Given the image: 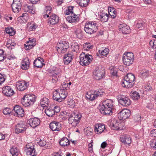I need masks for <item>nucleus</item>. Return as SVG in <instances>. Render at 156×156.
I'll list each match as a JSON object with an SVG mask.
<instances>
[{"label": "nucleus", "instance_id": "obj_30", "mask_svg": "<svg viewBox=\"0 0 156 156\" xmlns=\"http://www.w3.org/2000/svg\"><path fill=\"white\" fill-rule=\"evenodd\" d=\"M37 27V24L33 22H29L27 24V29L30 31L35 30Z\"/></svg>", "mask_w": 156, "mask_h": 156}, {"label": "nucleus", "instance_id": "obj_28", "mask_svg": "<svg viewBox=\"0 0 156 156\" xmlns=\"http://www.w3.org/2000/svg\"><path fill=\"white\" fill-rule=\"evenodd\" d=\"M45 112L49 117H52L55 115L54 109L52 107L46 108L45 110Z\"/></svg>", "mask_w": 156, "mask_h": 156}, {"label": "nucleus", "instance_id": "obj_60", "mask_svg": "<svg viewBox=\"0 0 156 156\" xmlns=\"http://www.w3.org/2000/svg\"><path fill=\"white\" fill-rule=\"evenodd\" d=\"M5 80V79L3 75L0 73V85L2 84Z\"/></svg>", "mask_w": 156, "mask_h": 156}, {"label": "nucleus", "instance_id": "obj_38", "mask_svg": "<svg viewBox=\"0 0 156 156\" xmlns=\"http://www.w3.org/2000/svg\"><path fill=\"white\" fill-rule=\"evenodd\" d=\"M130 96L133 100H137L140 98V95L136 91H133L130 93Z\"/></svg>", "mask_w": 156, "mask_h": 156}, {"label": "nucleus", "instance_id": "obj_40", "mask_svg": "<svg viewBox=\"0 0 156 156\" xmlns=\"http://www.w3.org/2000/svg\"><path fill=\"white\" fill-rule=\"evenodd\" d=\"M21 6L16 5V4H12V7L13 11L15 13H18L21 9Z\"/></svg>", "mask_w": 156, "mask_h": 156}, {"label": "nucleus", "instance_id": "obj_9", "mask_svg": "<svg viewBox=\"0 0 156 156\" xmlns=\"http://www.w3.org/2000/svg\"><path fill=\"white\" fill-rule=\"evenodd\" d=\"M105 71L101 67H96L93 72V74L95 79L99 80L102 79L105 76Z\"/></svg>", "mask_w": 156, "mask_h": 156}, {"label": "nucleus", "instance_id": "obj_16", "mask_svg": "<svg viewBox=\"0 0 156 156\" xmlns=\"http://www.w3.org/2000/svg\"><path fill=\"white\" fill-rule=\"evenodd\" d=\"M44 62V60L42 58L39 57L36 59L33 63L34 68H41L43 65H45Z\"/></svg>", "mask_w": 156, "mask_h": 156}, {"label": "nucleus", "instance_id": "obj_51", "mask_svg": "<svg viewBox=\"0 0 156 156\" xmlns=\"http://www.w3.org/2000/svg\"><path fill=\"white\" fill-rule=\"evenodd\" d=\"M60 95V98L61 99V102L67 96V93H65L64 94L61 93L59 94Z\"/></svg>", "mask_w": 156, "mask_h": 156}, {"label": "nucleus", "instance_id": "obj_18", "mask_svg": "<svg viewBox=\"0 0 156 156\" xmlns=\"http://www.w3.org/2000/svg\"><path fill=\"white\" fill-rule=\"evenodd\" d=\"M73 55L72 52H69L64 55L63 61L65 65H68L71 62L73 59Z\"/></svg>", "mask_w": 156, "mask_h": 156}, {"label": "nucleus", "instance_id": "obj_4", "mask_svg": "<svg viewBox=\"0 0 156 156\" xmlns=\"http://www.w3.org/2000/svg\"><path fill=\"white\" fill-rule=\"evenodd\" d=\"M98 27L97 24L95 22L90 21L86 23L84 29L86 33L91 34L97 31Z\"/></svg>", "mask_w": 156, "mask_h": 156}, {"label": "nucleus", "instance_id": "obj_48", "mask_svg": "<svg viewBox=\"0 0 156 156\" xmlns=\"http://www.w3.org/2000/svg\"><path fill=\"white\" fill-rule=\"evenodd\" d=\"M120 122V121L118 122L116 121H115L113 122L112 127L113 129L117 130Z\"/></svg>", "mask_w": 156, "mask_h": 156}, {"label": "nucleus", "instance_id": "obj_37", "mask_svg": "<svg viewBox=\"0 0 156 156\" xmlns=\"http://www.w3.org/2000/svg\"><path fill=\"white\" fill-rule=\"evenodd\" d=\"M71 49L72 51L78 52L80 49V45L76 42H75L71 46Z\"/></svg>", "mask_w": 156, "mask_h": 156}, {"label": "nucleus", "instance_id": "obj_2", "mask_svg": "<svg viewBox=\"0 0 156 156\" xmlns=\"http://www.w3.org/2000/svg\"><path fill=\"white\" fill-rule=\"evenodd\" d=\"M68 117L69 123L73 127H76L79 123L81 118L80 114H75L74 112L67 114Z\"/></svg>", "mask_w": 156, "mask_h": 156}, {"label": "nucleus", "instance_id": "obj_13", "mask_svg": "<svg viewBox=\"0 0 156 156\" xmlns=\"http://www.w3.org/2000/svg\"><path fill=\"white\" fill-rule=\"evenodd\" d=\"M27 129V126L23 122L18 123L16 125L15 129V132L16 133L19 134L25 131Z\"/></svg>", "mask_w": 156, "mask_h": 156}, {"label": "nucleus", "instance_id": "obj_34", "mask_svg": "<svg viewBox=\"0 0 156 156\" xmlns=\"http://www.w3.org/2000/svg\"><path fill=\"white\" fill-rule=\"evenodd\" d=\"M10 152L12 156H18L20 154L19 150L15 147H12L10 150Z\"/></svg>", "mask_w": 156, "mask_h": 156}, {"label": "nucleus", "instance_id": "obj_22", "mask_svg": "<svg viewBox=\"0 0 156 156\" xmlns=\"http://www.w3.org/2000/svg\"><path fill=\"white\" fill-rule=\"evenodd\" d=\"M3 93L6 96H11L14 94V91L12 90L11 87L9 86H6L2 89Z\"/></svg>", "mask_w": 156, "mask_h": 156}, {"label": "nucleus", "instance_id": "obj_6", "mask_svg": "<svg viewBox=\"0 0 156 156\" xmlns=\"http://www.w3.org/2000/svg\"><path fill=\"white\" fill-rule=\"evenodd\" d=\"M134 55L131 52L124 53L122 59L123 62L125 65L129 66L132 64L134 62Z\"/></svg>", "mask_w": 156, "mask_h": 156}, {"label": "nucleus", "instance_id": "obj_53", "mask_svg": "<svg viewBox=\"0 0 156 156\" xmlns=\"http://www.w3.org/2000/svg\"><path fill=\"white\" fill-rule=\"evenodd\" d=\"M150 145L151 147L156 149V138L151 141Z\"/></svg>", "mask_w": 156, "mask_h": 156}, {"label": "nucleus", "instance_id": "obj_5", "mask_svg": "<svg viewBox=\"0 0 156 156\" xmlns=\"http://www.w3.org/2000/svg\"><path fill=\"white\" fill-rule=\"evenodd\" d=\"M36 96L33 94H28L24 96L21 100V103L25 106L32 105L36 101Z\"/></svg>", "mask_w": 156, "mask_h": 156}, {"label": "nucleus", "instance_id": "obj_46", "mask_svg": "<svg viewBox=\"0 0 156 156\" xmlns=\"http://www.w3.org/2000/svg\"><path fill=\"white\" fill-rule=\"evenodd\" d=\"M58 73L53 74L52 76V82L53 83H56L58 80Z\"/></svg>", "mask_w": 156, "mask_h": 156}, {"label": "nucleus", "instance_id": "obj_3", "mask_svg": "<svg viewBox=\"0 0 156 156\" xmlns=\"http://www.w3.org/2000/svg\"><path fill=\"white\" fill-rule=\"evenodd\" d=\"M134 81V76L131 73H129L122 81V85L123 87L130 88L133 86Z\"/></svg>", "mask_w": 156, "mask_h": 156}, {"label": "nucleus", "instance_id": "obj_36", "mask_svg": "<svg viewBox=\"0 0 156 156\" xmlns=\"http://www.w3.org/2000/svg\"><path fill=\"white\" fill-rule=\"evenodd\" d=\"M109 15L106 13H102L100 15L101 20L102 22H107L108 19Z\"/></svg>", "mask_w": 156, "mask_h": 156}, {"label": "nucleus", "instance_id": "obj_61", "mask_svg": "<svg viewBox=\"0 0 156 156\" xmlns=\"http://www.w3.org/2000/svg\"><path fill=\"white\" fill-rule=\"evenodd\" d=\"M124 126L123 123L120 122L117 130H122L123 129V127Z\"/></svg>", "mask_w": 156, "mask_h": 156}, {"label": "nucleus", "instance_id": "obj_24", "mask_svg": "<svg viewBox=\"0 0 156 156\" xmlns=\"http://www.w3.org/2000/svg\"><path fill=\"white\" fill-rule=\"evenodd\" d=\"M59 20V18L58 16L55 14H52L50 16L48 23H50V24L51 25H53L58 23Z\"/></svg>", "mask_w": 156, "mask_h": 156}, {"label": "nucleus", "instance_id": "obj_27", "mask_svg": "<svg viewBox=\"0 0 156 156\" xmlns=\"http://www.w3.org/2000/svg\"><path fill=\"white\" fill-rule=\"evenodd\" d=\"M52 7L51 6H47L45 7L43 15L44 18L49 17L51 12Z\"/></svg>", "mask_w": 156, "mask_h": 156}, {"label": "nucleus", "instance_id": "obj_55", "mask_svg": "<svg viewBox=\"0 0 156 156\" xmlns=\"http://www.w3.org/2000/svg\"><path fill=\"white\" fill-rule=\"evenodd\" d=\"M16 4L22 6V5L20 0H13V2L12 4Z\"/></svg>", "mask_w": 156, "mask_h": 156}, {"label": "nucleus", "instance_id": "obj_31", "mask_svg": "<svg viewBox=\"0 0 156 156\" xmlns=\"http://www.w3.org/2000/svg\"><path fill=\"white\" fill-rule=\"evenodd\" d=\"M59 144L61 146L65 147L69 145L70 144V142L67 138L64 137L60 141Z\"/></svg>", "mask_w": 156, "mask_h": 156}, {"label": "nucleus", "instance_id": "obj_32", "mask_svg": "<svg viewBox=\"0 0 156 156\" xmlns=\"http://www.w3.org/2000/svg\"><path fill=\"white\" fill-rule=\"evenodd\" d=\"M68 84H66L64 83L63 84H62V87H60V89H58L59 90V91L58 92L59 94H61V93L64 94L65 93H67L66 91L67 90V88H69Z\"/></svg>", "mask_w": 156, "mask_h": 156}, {"label": "nucleus", "instance_id": "obj_20", "mask_svg": "<svg viewBox=\"0 0 156 156\" xmlns=\"http://www.w3.org/2000/svg\"><path fill=\"white\" fill-rule=\"evenodd\" d=\"M119 30L123 34H129L130 31L129 27L125 24H120L119 26Z\"/></svg>", "mask_w": 156, "mask_h": 156}, {"label": "nucleus", "instance_id": "obj_62", "mask_svg": "<svg viewBox=\"0 0 156 156\" xmlns=\"http://www.w3.org/2000/svg\"><path fill=\"white\" fill-rule=\"evenodd\" d=\"M151 136L156 137V129H153L150 132V134Z\"/></svg>", "mask_w": 156, "mask_h": 156}, {"label": "nucleus", "instance_id": "obj_41", "mask_svg": "<svg viewBox=\"0 0 156 156\" xmlns=\"http://www.w3.org/2000/svg\"><path fill=\"white\" fill-rule=\"evenodd\" d=\"M94 92L95 94V95L96 96V98L101 96L104 93L103 90L100 89L96 90Z\"/></svg>", "mask_w": 156, "mask_h": 156}, {"label": "nucleus", "instance_id": "obj_1", "mask_svg": "<svg viewBox=\"0 0 156 156\" xmlns=\"http://www.w3.org/2000/svg\"><path fill=\"white\" fill-rule=\"evenodd\" d=\"M101 108L100 109L101 113L105 115L112 114V110L114 108V102L111 99H107L104 101Z\"/></svg>", "mask_w": 156, "mask_h": 156}, {"label": "nucleus", "instance_id": "obj_25", "mask_svg": "<svg viewBox=\"0 0 156 156\" xmlns=\"http://www.w3.org/2000/svg\"><path fill=\"white\" fill-rule=\"evenodd\" d=\"M119 103L123 106H126L130 105L131 102L128 98L125 97L120 98L119 100Z\"/></svg>", "mask_w": 156, "mask_h": 156}, {"label": "nucleus", "instance_id": "obj_42", "mask_svg": "<svg viewBox=\"0 0 156 156\" xmlns=\"http://www.w3.org/2000/svg\"><path fill=\"white\" fill-rule=\"evenodd\" d=\"M79 5L82 7L87 6L90 0H80Z\"/></svg>", "mask_w": 156, "mask_h": 156}, {"label": "nucleus", "instance_id": "obj_43", "mask_svg": "<svg viewBox=\"0 0 156 156\" xmlns=\"http://www.w3.org/2000/svg\"><path fill=\"white\" fill-rule=\"evenodd\" d=\"M74 7L72 6H69L67 8L65 11L64 13L66 15H69L70 14L73 13V9Z\"/></svg>", "mask_w": 156, "mask_h": 156}, {"label": "nucleus", "instance_id": "obj_8", "mask_svg": "<svg viewBox=\"0 0 156 156\" xmlns=\"http://www.w3.org/2000/svg\"><path fill=\"white\" fill-rule=\"evenodd\" d=\"M69 47L68 42L66 41H60L57 44V50L58 52L61 54L65 53Z\"/></svg>", "mask_w": 156, "mask_h": 156}, {"label": "nucleus", "instance_id": "obj_35", "mask_svg": "<svg viewBox=\"0 0 156 156\" xmlns=\"http://www.w3.org/2000/svg\"><path fill=\"white\" fill-rule=\"evenodd\" d=\"M49 103V100L46 98L41 99L40 102L41 105L43 107L48 106Z\"/></svg>", "mask_w": 156, "mask_h": 156}, {"label": "nucleus", "instance_id": "obj_50", "mask_svg": "<svg viewBox=\"0 0 156 156\" xmlns=\"http://www.w3.org/2000/svg\"><path fill=\"white\" fill-rule=\"evenodd\" d=\"M12 110L9 108H6L3 110V113L5 115L9 114L11 112Z\"/></svg>", "mask_w": 156, "mask_h": 156}, {"label": "nucleus", "instance_id": "obj_17", "mask_svg": "<svg viewBox=\"0 0 156 156\" xmlns=\"http://www.w3.org/2000/svg\"><path fill=\"white\" fill-rule=\"evenodd\" d=\"M120 141L125 144L129 145L132 142L131 138L128 135H123L120 137Z\"/></svg>", "mask_w": 156, "mask_h": 156}, {"label": "nucleus", "instance_id": "obj_19", "mask_svg": "<svg viewBox=\"0 0 156 156\" xmlns=\"http://www.w3.org/2000/svg\"><path fill=\"white\" fill-rule=\"evenodd\" d=\"M66 19L69 23H76L79 21L80 18L78 15L73 13L67 17Z\"/></svg>", "mask_w": 156, "mask_h": 156}, {"label": "nucleus", "instance_id": "obj_39", "mask_svg": "<svg viewBox=\"0 0 156 156\" xmlns=\"http://www.w3.org/2000/svg\"><path fill=\"white\" fill-rule=\"evenodd\" d=\"M95 95L94 92L93 94H92L91 92H87L86 95V97L90 101L94 100L96 98V96Z\"/></svg>", "mask_w": 156, "mask_h": 156}, {"label": "nucleus", "instance_id": "obj_12", "mask_svg": "<svg viewBox=\"0 0 156 156\" xmlns=\"http://www.w3.org/2000/svg\"><path fill=\"white\" fill-rule=\"evenodd\" d=\"M13 110L15 112L14 115L18 117H23L24 116V112L23 109L19 105L14 106Z\"/></svg>", "mask_w": 156, "mask_h": 156}, {"label": "nucleus", "instance_id": "obj_47", "mask_svg": "<svg viewBox=\"0 0 156 156\" xmlns=\"http://www.w3.org/2000/svg\"><path fill=\"white\" fill-rule=\"evenodd\" d=\"M149 44L152 48L156 49V40H152L149 42Z\"/></svg>", "mask_w": 156, "mask_h": 156}, {"label": "nucleus", "instance_id": "obj_7", "mask_svg": "<svg viewBox=\"0 0 156 156\" xmlns=\"http://www.w3.org/2000/svg\"><path fill=\"white\" fill-rule=\"evenodd\" d=\"M80 63L82 66L88 65L92 60V56L91 55L85 54V53L82 52L80 55Z\"/></svg>", "mask_w": 156, "mask_h": 156}, {"label": "nucleus", "instance_id": "obj_29", "mask_svg": "<svg viewBox=\"0 0 156 156\" xmlns=\"http://www.w3.org/2000/svg\"><path fill=\"white\" fill-rule=\"evenodd\" d=\"M58 91L59 90L56 89L53 92V99L57 101L61 102V99L60 98V95Z\"/></svg>", "mask_w": 156, "mask_h": 156}, {"label": "nucleus", "instance_id": "obj_26", "mask_svg": "<svg viewBox=\"0 0 156 156\" xmlns=\"http://www.w3.org/2000/svg\"><path fill=\"white\" fill-rule=\"evenodd\" d=\"M21 68L23 70H26L29 68L30 62L28 58L23 60L21 62Z\"/></svg>", "mask_w": 156, "mask_h": 156}, {"label": "nucleus", "instance_id": "obj_33", "mask_svg": "<svg viewBox=\"0 0 156 156\" xmlns=\"http://www.w3.org/2000/svg\"><path fill=\"white\" fill-rule=\"evenodd\" d=\"M109 52V49L107 48H101L98 51V52L101 55H106Z\"/></svg>", "mask_w": 156, "mask_h": 156}, {"label": "nucleus", "instance_id": "obj_54", "mask_svg": "<svg viewBox=\"0 0 156 156\" xmlns=\"http://www.w3.org/2000/svg\"><path fill=\"white\" fill-rule=\"evenodd\" d=\"M141 77L142 78H145L148 75V72L147 71H145L141 73Z\"/></svg>", "mask_w": 156, "mask_h": 156}, {"label": "nucleus", "instance_id": "obj_21", "mask_svg": "<svg viewBox=\"0 0 156 156\" xmlns=\"http://www.w3.org/2000/svg\"><path fill=\"white\" fill-rule=\"evenodd\" d=\"M16 86L17 89L23 91L26 89L27 87V82L24 81H21L17 82Z\"/></svg>", "mask_w": 156, "mask_h": 156}, {"label": "nucleus", "instance_id": "obj_23", "mask_svg": "<svg viewBox=\"0 0 156 156\" xmlns=\"http://www.w3.org/2000/svg\"><path fill=\"white\" fill-rule=\"evenodd\" d=\"M105 128L104 125L101 124L96 125L94 130L97 134H100L104 132Z\"/></svg>", "mask_w": 156, "mask_h": 156}, {"label": "nucleus", "instance_id": "obj_52", "mask_svg": "<svg viewBox=\"0 0 156 156\" xmlns=\"http://www.w3.org/2000/svg\"><path fill=\"white\" fill-rule=\"evenodd\" d=\"M39 142L38 143L39 145L41 147L44 146L46 144V141L43 140L39 139L38 140Z\"/></svg>", "mask_w": 156, "mask_h": 156}, {"label": "nucleus", "instance_id": "obj_10", "mask_svg": "<svg viewBox=\"0 0 156 156\" xmlns=\"http://www.w3.org/2000/svg\"><path fill=\"white\" fill-rule=\"evenodd\" d=\"M24 151L27 155L36 156L37 155V153L34 148V146L31 143H28L26 145Z\"/></svg>", "mask_w": 156, "mask_h": 156}, {"label": "nucleus", "instance_id": "obj_15", "mask_svg": "<svg viewBox=\"0 0 156 156\" xmlns=\"http://www.w3.org/2000/svg\"><path fill=\"white\" fill-rule=\"evenodd\" d=\"M28 122L30 125L33 128H35L38 126L40 123V120L37 117H34L29 119Z\"/></svg>", "mask_w": 156, "mask_h": 156}, {"label": "nucleus", "instance_id": "obj_44", "mask_svg": "<svg viewBox=\"0 0 156 156\" xmlns=\"http://www.w3.org/2000/svg\"><path fill=\"white\" fill-rule=\"evenodd\" d=\"M83 48L84 50L88 51L93 48V46L90 43H86L83 44Z\"/></svg>", "mask_w": 156, "mask_h": 156}, {"label": "nucleus", "instance_id": "obj_45", "mask_svg": "<svg viewBox=\"0 0 156 156\" xmlns=\"http://www.w3.org/2000/svg\"><path fill=\"white\" fill-rule=\"evenodd\" d=\"M5 30L6 33L9 34L10 36H13L15 33L12 27L6 28Z\"/></svg>", "mask_w": 156, "mask_h": 156}, {"label": "nucleus", "instance_id": "obj_63", "mask_svg": "<svg viewBox=\"0 0 156 156\" xmlns=\"http://www.w3.org/2000/svg\"><path fill=\"white\" fill-rule=\"evenodd\" d=\"M53 108L54 109L55 114V113H57L59 112V108L58 107L55 106L54 107H53Z\"/></svg>", "mask_w": 156, "mask_h": 156}, {"label": "nucleus", "instance_id": "obj_14", "mask_svg": "<svg viewBox=\"0 0 156 156\" xmlns=\"http://www.w3.org/2000/svg\"><path fill=\"white\" fill-rule=\"evenodd\" d=\"M50 129L53 131H58L62 128L60 123L58 122L53 121L49 125Z\"/></svg>", "mask_w": 156, "mask_h": 156}, {"label": "nucleus", "instance_id": "obj_64", "mask_svg": "<svg viewBox=\"0 0 156 156\" xmlns=\"http://www.w3.org/2000/svg\"><path fill=\"white\" fill-rule=\"evenodd\" d=\"M143 26V24L142 23H137L136 25V27L138 29L141 28Z\"/></svg>", "mask_w": 156, "mask_h": 156}, {"label": "nucleus", "instance_id": "obj_57", "mask_svg": "<svg viewBox=\"0 0 156 156\" xmlns=\"http://www.w3.org/2000/svg\"><path fill=\"white\" fill-rule=\"evenodd\" d=\"M117 14V12L115 10L113 11V12H109V15L111 17L113 18H114L116 17Z\"/></svg>", "mask_w": 156, "mask_h": 156}, {"label": "nucleus", "instance_id": "obj_49", "mask_svg": "<svg viewBox=\"0 0 156 156\" xmlns=\"http://www.w3.org/2000/svg\"><path fill=\"white\" fill-rule=\"evenodd\" d=\"M4 51L1 49H0V62L3 61L4 59L6 58L4 56Z\"/></svg>", "mask_w": 156, "mask_h": 156}, {"label": "nucleus", "instance_id": "obj_59", "mask_svg": "<svg viewBox=\"0 0 156 156\" xmlns=\"http://www.w3.org/2000/svg\"><path fill=\"white\" fill-rule=\"evenodd\" d=\"M25 45L26 46L25 49L27 50H30L34 46L31 44H29L26 45L25 44Z\"/></svg>", "mask_w": 156, "mask_h": 156}, {"label": "nucleus", "instance_id": "obj_11", "mask_svg": "<svg viewBox=\"0 0 156 156\" xmlns=\"http://www.w3.org/2000/svg\"><path fill=\"white\" fill-rule=\"evenodd\" d=\"M130 115V111L127 109L121 110L118 114V117L120 119H127Z\"/></svg>", "mask_w": 156, "mask_h": 156}, {"label": "nucleus", "instance_id": "obj_56", "mask_svg": "<svg viewBox=\"0 0 156 156\" xmlns=\"http://www.w3.org/2000/svg\"><path fill=\"white\" fill-rule=\"evenodd\" d=\"M36 41L34 39H32L31 40H30L29 41H27V43H31V44L34 46H35L36 44Z\"/></svg>", "mask_w": 156, "mask_h": 156}, {"label": "nucleus", "instance_id": "obj_58", "mask_svg": "<svg viewBox=\"0 0 156 156\" xmlns=\"http://www.w3.org/2000/svg\"><path fill=\"white\" fill-rule=\"evenodd\" d=\"M145 90L147 91H151L152 90V88L150 86V84H147L145 87Z\"/></svg>", "mask_w": 156, "mask_h": 156}]
</instances>
